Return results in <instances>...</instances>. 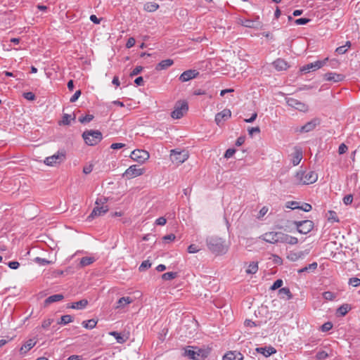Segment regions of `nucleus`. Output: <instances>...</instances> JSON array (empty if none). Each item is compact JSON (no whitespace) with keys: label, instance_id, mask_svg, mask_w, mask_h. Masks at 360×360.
Here are the masks:
<instances>
[{"label":"nucleus","instance_id":"nucleus-20","mask_svg":"<svg viewBox=\"0 0 360 360\" xmlns=\"http://www.w3.org/2000/svg\"><path fill=\"white\" fill-rule=\"evenodd\" d=\"M281 243H288L290 245H295L298 243V239L296 237L289 236L284 233L281 232V236L280 238Z\"/></svg>","mask_w":360,"mask_h":360},{"label":"nucleus","instance_id":"nucleus-57","mask_svg":"<svg viewBox=\"0 0 360 360\" xmlns=\"http://www.w3.org/2000/svg\"><path fill=\"white\" fill-rule=\"evenodd\" d=\"M348 147L345 143H341L338 148V153L342 155L347 152Z\"/></svg>","mask_w":360,"mask_h":360},{"label":"nucleus","instance_id":"nucleus-40","mask_svg":"<svg viewBox=\"0 0 360 360\" xmlns=\"http://www.w3.org/2000/svg\"><path fill=\"white\" fill-rule=\"evenodd\" d=\"M72 321V317L70 315H63L60 318V321H58V324L66 325Z\"/></svg>","mask_w":360,"mask_h":360},{"label":"nucleus","instance_id":"nucleus-49","mask_svg":"<svg viewBox=\"0 0 360 360\" xmlns=\"http://www.w3.org/2000/svg\"><path fill=\"white\" fill-rule=\"evenodd\" d=\"M283 285V281L281 279H277L270 288L271 290H275L280 288Z\"/></svg>","mask_w":360,"mask_h":360},{"label":"nucleus","instance_id":"nucleus-17","mask_svg":"<svg viewBox=\"0 0 360 360\" xmlns=\"http://www.w3.org/2000/svg\"><path fill=\"white\" fill-rule=\"evenodd\" d=\"M222 360H243V355L238 351H229L223 356Z\"/></svg>","mask_w":360,"mask_h":360},{"label":"nucleus","instance_id":"nucleus-46","mask_svg":"<svg viewBox=\"0 0 360 360\" xmlns=\"http://www.w3.org/2000/svg\"><path fill=\"white\" fill-rule=\"evenodd\" d=\"M34 261L36 263H37V264H39L40 265H42V266L48 265V264H49L51 263V262L49 261L48 259H44V258H41V257H39L34 258Z\"/></svg>","mask_w":360,"mask_h":360},{"label":"nucleus","instance_id":"nucleus-64","mask_svg":"<svg viewBox=\"0 0 360 360\" xmlns=\"http://www.w3.org/2000/svg\"><path fill=\"white\" fill-rule=\"evenodd\" d=\"M8 266L12 269H17L20 266V263L16 261L9 262Z\"/></svg>","mask_w":360,"mask_h":360},{"label":"nucleus","instance_id":"nucleus-35","mask_svg":"<svg viewBox=\"0 0 360 360\" xmlns=\"http://www.w3.org/2000/svg\"><path fill=\"white\" fill-rule=\"evenodd\" d=\"M328 220L330 222H339V221H340V219L337 215V213L333 210L328 211Z\"/></svg>","mask_w":360,"mask_h":360},{"label":"nucleus","instance_id":"nucleus-62","mask_svg":"<svg viewBox=\"0 0 360 360\" xmlns=\"http://www.w3.org/2000/svg\"><path fill=\"white\" fill-rule=\"evenodd\" d=\"M299 209L304 212H309L311 210L312 207L309 203H304L302 206H300Z\"/></svg>","mask_w":360,"mask_h":360},{"label":"nucleus","instance_id":"nucleus-9","mask_svg":"<svg viewBox=\"0 0 360 360\" xmlns=\"http://www.w3.org/2000/svg\"><path fill=\"white\" fill-rule=\"evenodd\" d=\"M286 103L288 106L295 108L301 112H307L308 110V105L294 98H285Z\"/></svg>","mask_w":360,"mask_h":360},{"label":"nucleus","instance_id":"nucleus-60","mask_svg":"<svg viewBox=\"0 0 360 360\" xmlns=\"http://www.w3.org/2000/svg\"><path fill=\"white\" fill-rule=\"evenodd\" d=\"M236 153V150L233 148H229L226 150L224 154V158H231L234 153Z\"/></svg>","mask_w":360,"mask_h":360},{"label":"nucleus","instance_id":"nucleus-33","mask_svg":"<svg viewBox=\"0 0 360 360\" xmlns=\"http://www.w3.org/2000/svg\"><path fill=\"white\" fill-rule=\"evenodd\" d=\"M96 324L97 321H95L94 319L84 321L82 323V326L86 329H93L96 327Z\"/></svg>","mask_w":360,"mask_h":360},{"label":"nucleus","instance_id":"nucleus-47","mask_svg":"<svg viewBox=\"0 0 360 360\" xmlns=\"http://www.w3.org/2000/svg\"><path fill=\"white\" fill-rule=\"evenodd\" d=\"M299 202L297 201H288L286 202L285 207L292 210L299 209Z\"/></svg>","mask_w":360,"mask_h":360},{"label":"nucleus","instance_id":"nucleus-28","mask_svg":"<svg viewBox=\"0 0 360 360\" xmlns=\"http://www.w3.org/2000/svg\"><path fill=\"white\" fill-rule=\"evenodd\" d=\"M132 301V299L129 297H122L117 302L116 308H122L127 304L131 303Z\"/></svg>","mask_w":360,"mask_h":360},{"label":"nucleus","instance_id":"nucleus-37","mask_svg":"<svg viewBox=\"0 0 360 360\" xmlns=\"http://www.w3.org/2000/svg\"><path fill=\"white\" fill-rule=\"evenodd\" d=\"M240 24L248 28H253L255 27V21L250 19H240Z\"/></svg>","mask_w":360,"mask_h":360},{"label":"nucleus","instance_id":"nucleus-56","mask_svg":"<svg viewBox=\"0 0 360 360\" xmlns=\"http://www.w3.org/2000/svg\"><path fill=\"white\" fill-rule=\"evenodd\" d=\"M200 250L198 246L195 244H191L188 247V252L189 253H196Z\"/></svg>","mask_w":360,"mask_h":360},{"label":"nucleus","instance_id":"nucleus-24","mask_svg":"<svg viewBox=\"0 0 360 360\" xmlns=\"http://www.w3.org/2000/svg\"><path fill=\"white\" fill-rule=\"evenodd\" d=\"M35 342L33 341V340L30 339L28 340L24 345H22V347L20 349V352L21 354H26L29 350H30L34 345Z\"/></svg>","mask_w":360,"mask_h":360},{"label":"nucleus","instance_id":"nucleus-8","mask_svg":"<svg viewBox=\"0 0 360 360\" xmlns=\"http://www.w3.org/2000/svg\"><path fill=\"white\" fill-rule=\"evenodd\" d=\"M145 172L143 168H139L137 165H131L126 169L123 176L128 179L142 175Z\"/></svg>","mask_w":360,"mask_h":360},{"label":"nucleus","instance_id":"nucleus-42","mask_svg":"<svg viewBox=\"0 0 360 360\" xmlns=\"http://www.w3.org/2000/svg\"><path fill=\"white\" fill-rule=\"evenodd\" d=\"M329 356V354L326 351H319L316 354V360H325L326 358Z\"/></svg>","mask_w":360,"mask_h":360},{"label":"nucleus","instance_id":"nucleus-3","mask_svg":"<svg viewBox=\"0 0 360 360\" xmlns=\"http://www.w3.org/2000/svg\"><path fill=\"white\" fill-rule=\"evenodd\" d=\"M295 179L298 184H311L317 181L318 175L314 171H309L307 172L300 171L296 173Z\"/></svg>","mask_w":360,"mask_h":360},{"label":"nucleus","instance_id":"nucleus-48","mask_svg":"<svg viewBox=\"0 0 360 360\" xmlns=\"http://www.w3.org/2000/svg\"><path fill=\"white\" fill-rule=\"evenodd\" d=\"M22 96L24 98H25L28 101H34L36 98L34 94L31 91L24 92L22 94Z\"/></svg>","mask_w":360,"mask_h":360},{"label":"nucleus","instance_id":"nucleus-21","mask_svg":"<svg viewBox=\"0 0 360 360\" xmlns=\"http://www.w3.org/2000/svg\"><path fill=\"white\" fill-rule=\"evenodd\" d=\"M273 66L278 71L286 70L289 68L288 63L282 58H278L274 61Z\"/></svg>","mask_w":360,"mask_h":360},{"label":"nucleus","instance_id":"nucleus-58","mask_svg":"<svg viewBox=\"0 0 360 360\" xmlns=\"http://www.w3.org/2000/svg\"><path fill=\"white\" fill-rule=\"evenodd\" d=\"M70 115H68V114H65L63 116V119H62V121H61V123L64 125H68L70 124Z\"/></svg>","mask_w":360,"mask_h":360},{"label":"nucleus","instance_id":"nucleus-26","mask_svg":"<svg viewBox=\"0 0 360 360\" xmlns=\"http://www.w3.org/2000/svg\"><path fill=\"white\" fill-rule=\"evenodd\" d=\"M63 298H64V296L62 294H55V295L48 297L45 300V304H49L53 302H59V301H61L62 300H63Z\"/></svg>","mask_w":360,"mask_h":360},{"label":"nucleus","instance_id":"nucleus-44","mask_svg":"<svg viewBox=\"0 0 360 360\" xmlns=\"http://www.w3.org/2000/svg\"><path fill=\"white\" fill-rule=\"evenodd\" d=\"M323 297L326 300L332 301L336 297V295L330 291H326L323 293Z\"/></svg>","mask_w":360,"mask_h":360},{"label":"nucleus","instance_id":"nucleus-11","mask_svg":"<svg viewBox=\"0 0 360 360\" xmlns=\"http://www.w3.org/2000/svg\"><path fill=\"white\" fill-rule=\"evenodd\" d=\"M65 158V152L58 151L57 153H56L51 156L47 157L44 160V163L49 166H53L58 163H60L63 161H64Z\"/></svg>","mask_w":360,"mask_h":360},{"label":"nucleus","instance_id":"nucleus-10","mask_svg":"<svg viewBox=\"0 0 360 360\" xmlns=\"http://www.w3.org/2000/svg\"><path fill=\"white\" fill-rule=\"evenodd\" d=\"M328 60V58H326L322 60H316L314 63L307 64L300 68V71L304 72H309L311 71H314V70H319L326 65Z\"/></svg>","mask_w":360,"mask_h":360},{"label":"nucleus","instance_id":"nucleus-43","mask_svg":"<svg viewBox=\"0 0 360 360\" xmlns=\"http://www.w3.org/2000/svg\"><path fill=\"white\" fill-rule=\"evenodd\" d=\"M151 266V263L149 260H144L142 262L141 265L139 267V271H144L146 269H149Z\"/></svg>","mask_w":360,"mask_h":360},{"label":"nucleus","instance_id":"nucleus-45","mask_svg":"<svg viewBox=\"0 0 360 360\" xmlns=\"http://www.w3.org/2000/svg\"><path fill=\"white\" fill-rule=\"evenodd\" d=\"M94 117L93 115H86L83 117H79V121L82 124L88 123V122H90L91 120H93Z\"/></svg>","mask_w":360,"mask_h":360},{"label":"nucleus","instance_id":"nucleus-15","mask_svg":"<svg viewBox=\"0 0 360 360\" xmlns=\"http://www.w3.org/2000/svg\"><path fill=\"white\" fill-rule=\"evenodd\" d=\"M199 75V72L195 70H188L184 71L179 77V80L182 82H188L193 78H195Z\"/></svg>","mask_w":360,"mask_h":360},{"label":"nucleus","instance_id":"nucleus-23","mask_svg":"<svg viewBox=\"0 0 360 360\" xmlns=\"http://www.w3.org/2000/svg\"><path fill=\"white\" fill-rule=\"evenodd\" d=\"M351 309L352 307L349 304H343L337 309L336 314L338 316H344Z\"/></svg>","mask_w":360,"mask_h":360},{"label":"nucleus","instance_id":"nucleus-54","mask_svg":"<svg viewBox=\"0 0 360 360\" xmlns=\"http://www.w3.org/2000/svg\"><path fill=\"white\" fill-rule=\"evenodd\" d=\"M310 21V19L306 18H301L295 20V22L296 25H306Z\"/></svg>","mask_w":360,"mask_h":360},{"label":"nucleus","instance_id":"nucleus-61","mask_svg":"<svg viewBox=\"0 0 360 360\" xmlns=\"http://www.w3.org/2000/svg\"><path fill=\"white\" fill-rule=\"evenodd\" d=\"M136 40L134 37H129L126 43V47L130 49L135 44Z\"/></svg>","mask_w":360,"mask_h":360},{"label":"nucleus","instance_id":"nucleus-30","mask_svg":"<svg viewBox=\"0 0 360 360\" xmlns=\"http://www.w3.org/2000/svg\"><path fill=\"white\" fill-rule=\"evenodd\" d=\"M159 8V5L155 2H148L144 4V10L148 12L155 11Z\"/></svg>","mask_w":360,"mask_h":360},{"label":"nucleus","instance_id":"nucleus-32","mask_svg":"<svg viewBox=\"0 0 360 360\" xmlns=\"http://www.w3.org/2000/svg\"><path fill=\"white\" fill-rule=\"evenodd\" d=\"M95 261V259L91 257H84L81 259L79 264L82 267L89 266Z\"/></svg>","mask_w":360,"mask_h":360},{"label":"nucleus","instance_id":"nucleus-53","mask_svg":"<svg viewBox=\"0 0 360 360\" xmlns=\"http://www.w3.org/2000/svg\"><path fill=\"white\" fill-rule=\"evenodd\" d=\"M143 70V67L141 66H136L134 68V70L130 73V77H132L134 76H136L139 75L141 71Z\"/></svg>","mask_w":360,"mask_h":360},{"label":"nucleus","instance_id":"nucleus-51","mask_svg":"<svg viewBox=\"0 0 360 360\" xmlns=\"http://www.w3.org/2000/svg\"><path fill=\"white\" fill-rule=\"evenodd\" d=\"M342 200L346 205H351L353 201V195L352 194L347 195L343 198Z\"/></svg>","mask_w":360,"mask_h":360},{"label":"nucleus","instance_id":"nucleus-13","mask_svg":"<svg viewBox=\"0 0 360 360\" xmlns=\"http://www.w3.org/2000/svg\"><path fill=\"white\" fill-rule=\"evenodd\" d=\"M320 122L319 119L315 118L311 120V121L307 122L304 125L302 126L300 128L295 129V131L300 133H307L315 129V127L319 124Z\"/></svg>","mask_w":360,"mask_h":360},{"label":"nucleus","instance_id":"nucleus-4","mask_svg":"<svg viewBox=\"0 0 360 360\" xmlns=\"http://www.w3.org/2000/svg\"><path fill=\"white\" fill-rule=\"evenodd\" d=\"M295 225L297 232L302 234L309 233L314 228V224L311 220L293 221L290 222Z\"/></svg>","mask_w":360,"mask_h":360},{"label":"nucleus","instance_id":"nucleus-52","mask_svg":"<svg viewBox=\"0 0 360 360\" xmlns=\"http://www.w3.org/2000/svg\"><path fill=\"white\" fill-rule=\"evenodd\" d=\"M332 328H333L332 323L328 321V322L323 323L321 326V330L323 332H327V331L330 330Z\"/></svg>","mask_w":360,"mask_h":360},{"label":"nucleus","instance_id":"nucleus-34","mask_svg":"<svg viewBox=\"0 0 360 360\" xmlns=\"http://www.w3.org/2000/svg\"><path fill=\"white\" fill-rule=\"evenodd\" d=\"M317 266V263L314 262L311 264H309L308 266H306L305 267L299 269L297 272L299 274H302L308 271H314L315 269H316Z\"/></svg>","mask_w":360,"mask_h":360},{"label":"nucleus","instance_id":"nucleus-22","mask_svg":"<svg viewBox=\"0 0 360 360\" xmlns=\"http://www.w3.org/2000/svg\"><path fill=\"white\" fill-rule=\"evenodd\" d=\"M174 64V60L172 59H166L160 61L155 66V70L158 71L166 70Z\"/></svg>","mask_w":360,"mask_h":360},{"label":"nucleus","instance_id":"nucleus-41","mask_svg":"<svg viewBox=\"0 0 360 360\" xmlns=\"http://www.w3.org/2000/svg\"><path fill=\"white\" fill-rule=\"evenodd\" d=\"M279 295H285L288 297V300H290L292 297V295L288 288H282L278 290Z\"/></svg>","mask_w":360,"mask_h":360},{"label":"nucleus","instance_id":"nucleus-27","mask_svg":"<svg viewBox=\"0 0 360 360\" xmlns=\"http://www.w3.org/2000/svg\"><path fill=\"white\" fill-rule=\"evenodd\" d=\"M88 304V301L86 300H81L78 302H73L71 304V306H70L69 307L72 308V309H84L85 308Z\"/></svg>","mask_w":360,"mask_h":360},{"label":"nucleus","instance_id":"nucleus-7","mask_svg":"<svg viewBox=\"0 0 360 360\" xmlns=\"http://www.w3.org/2000/svg\"><path fill=\"white\" fill-rule=\"evenodd\" d=\"M150 155L148 152L144 150L136 149L131 152L130 155V158L138 162L139 163H143L146 160L149 158Z\"/></svg>","mask_w":360,"mask_h":360},{"label":"nucleus","instance_id":"nucleus-38","mask_svg":"<svg viewBox=\"0 0 360 360\" xmlns=\"http://www.w3.org/2000/svg\"><path fill=\"white\" fill-rule=\"evenodd\" d=\"M177 276L176 272H167L162 275V278L165 281H171L176 278Z\"/></svg>","mask_w":360,"mask_h":360},{"label":"nucleus","instance_id":"nucleus-63","mask_svg":"<svg viewBox=\"0 0 360 360\" xmlns=\"http://www.w3.org/2000/svg\"><path fill=\"white\" fill-rule=\"evenodd\" d=\"M269 209L266 206H264L263 207H262V209L259 210V213H258V216H257V218H262L268 212Z\"/></svg>","mask_w":360,"mask_h":360},{"label":"nucleus","instance_id":"nucleus-12","mask_svg":"<svg viewBox=\"0 0 360 360\" xmlns=\"http://www.w3.org/2000/svg\"><path fill=\"white\" fill-rule=\"evenodd\" d=\"M281 232H267L262 235L259 238L262 239L266 243L275 244L280 243V238Z\"/></svg>","mask_w":360,"mask_h":360},{"label":"nucleus","instance_id":"nucleus-19","mask_svg":"<svg viewBox=\"0 0 360 360\" xmlns=\"http://www.w3.org/2000/svg\"><path fill=\"white\" fill-rule=\"evenodd\" d=\"M255 351L257 353L264 355L265 357H268V356H271V354H275L276 352V349L271 346L264 347H257L255 349Z\"/></svg>","mask_w":360,"mask_h":360},{"label":"nucleus","instance_id":"nucleus-16","mask_svg":"<svg viewBox=\"0 0 360 360\" xmlns=\"http://www.w3.org/2000/svg\"><path fill=\"white\" fill-rule=\"evenodd\" d=\"M108 211V207L107 205L105 206H99L97 205L95 207L90 215L88 217V219H94L96 217L101 216L105 214Z\"/></svg>","mask_w":360,"mask_h":360},{"label":"nucleus","instance_id":"nucleus-39","mask_svg":"<svg viewBox=\"0 0 360 360\" xmlns=\"http://www.w3.org/2000/svg\"><path fill=\"white\" fill-rule=\"evenodd\" d=\"M302 158V151H299V150L296 151L295 153V155H294V157L292 159V164L294 165H297L300 162Z\"/></svg>","mask_w":360,"mask_h":360},{"label":"nucleus","instance_id":"nucleus-18","mask_svg":"<svg viewBox=\"0 0 360 360\" xmlns=\"http://www.w3.org/2000/svg\"><path fill=\"white\" fill-rule=\"evenodd\" d=\"M345 78V76L344 75L335 72H328L324 75V79L330 82H339L343 81Z\"/></svg>","mask_w":360,"mask_h":360},{"label":"nucleus","instance_id":"nucleus-50","mask_svg":"<svg viewBox=\"0 0 360 360\" xmlns=\"http://www.w3.org/2000/svg\"><path fill=\"white\" fill-rule=\"evenodd\" d=\"M349 284L354 287H358L360 285V279L356 277L351 278L349 280Z\"/></svg>","mask_w":360,"mask_h":360},{"label":"nucleus","instance_id":"nucleus-25","mask_svg":"<svg viewBox=\"0 0 360 360\" xmlns=\"http://www.w3.org/2000/svg\"><path fill=\"white\" fill-rule=\"evenodd\" d=\"M200 352H201L200 350H198V352H195V351L192 350V349H186L184 354H185V356L189 357L191 359H193V360H200L201 359V357L200 356Z\"/></svg>","mask_w":360,"mask_h":360},{"label":"nucleus","instance_id":"nucleus-29","mask_svg":"<svg viewBox=\"0 0 360 360\" xmlns=\"http://www.w3.org/2000/svg\"><path fill=\"white\" fill-rule=\"evenodd\" d=\"M304 254L302 251L298 252H290L288 255V259L290 261L295 262L297 261L299 259L302 258L304 257Z\"/></svg>","mask_w":360,"mask_h":360},{"label":"nucleus","instance_id":"nucleus-5","mask_svg":"<svg viewBox=\"0 0 360 360\" xmlns=\"http://www.w3.org/2000/svg\"><path fill=\"white\" fill-rule=\"evenodd\" d=\"M188 110V105L186 101L176 102L174 110L171 112V117L174 119L181 118Z\"/></svg>","mask_w":360,"mask_h":360},{"label":"nucleus","instance_id":"nucleus-6","mask_svg":"<svg viewBox=\"0 0 360 360\" xmlns=\"http://www.w3.org/2000/svg\"><path fill=\"white\" fill-rule=\"evenodd\" d=\"M170 158L173 163L179 165L188 158V153L185 150H177L174 149L171 150Z\"/></svg>","mask_w":360,"mask_h":360},{"label":"nucleus","instance_id":"nucleus-31","mask_svg":"<svg viewBox=\"0 0 360 360\" xmlns=\"http://www.w3.org/2000/svg\"><path fill=\"white\" fill-rule=\"evenodd\" d=\"M257 271H258V263L252 262L249 264V266L245 271L248 274H256Z\"/></svg>","mask_w":360,"mask_h":360},{"label":"nucleus","instance_id":"nucleus-14","mask_svg":"<svg viewBox=\"0 0 360 360\" xmlns=\"http://www.w3.org/2000/svg\"><path fill=\"white\" fill-rule=\"evenodd\" d=\"M231 116V112L229 109H224L215 115V122L218 126L223 124L224 122L229 119Z\"/></svg>","mask_w":360,"mask_h":360},{"label":"nucleus","instance_id":"nucleus-2","mask_svg":"<svg viewBox=\"0 0 360 360\" xmlns=\"http://www.w3.org/2000/svg\"><path fill=\"white\" fill-rule=\"evenodd\" d=\"M82 136L85 143L91 146L97 145L103 139V134L98 130H86Z\"/></svg>","mask_w":360,"mask_h":360},{"label":"nucleus","instance_id":"nucleus-55","mask_svg":"<svg viewBox=\"0 0 360 360\" xmlns=\"http://www.w3.org/2000/svg\"><path fill=\"white\" fill-rule=\"evenodd\" d=\"M81 94V90L76 91L75 93L70 98V101L71 103H75V101H77L79 97L80 96Z\"/></svg>","mask_w":360,"mask_h":360},{"label":"nucleus","instance_id":"nucleus-59","mask_svg":"<svg viewBox=\"0 0 360 360\" xmlns=\"http://www.w3.org/2000/svg\"><path fill=\"white\" fill-rule=\"evenodd\" d=\"M155 223L158 226H164L167 223V219L164 217H160L155 220Z\"/></svg>","mask_w":360,"mask_h":360},{"label":"nucleus","instance_id":"nucleus-36","mask_svg":"<svg viewBox=\"0 0 360 360\" xmlns=\"http://www.w3.org/2000/svg\"><path fill=\"white\" fill-rule=\"evenodd\" d=\"M109 334L113 336L118 343L122 344L126 342V339L118 332L112 331Z\"/></svg>","mask_w":360,"mask_h":360},{"label":"nucleus","instance_id":"nucleus-1","mask_svg":"<svg viewBox=\"0 0 360 360\" xmlns=\"http://www.w3.org/2000/svg\"><path fill=\"white\" fill-rule=\"evenodd\" d=\"M206 243L208 249L217 255L225 254L229 249L225 241L217 236H209L206 238Z\"/></svg>","mask_w":360,"mask_h":360}]
</instances>
